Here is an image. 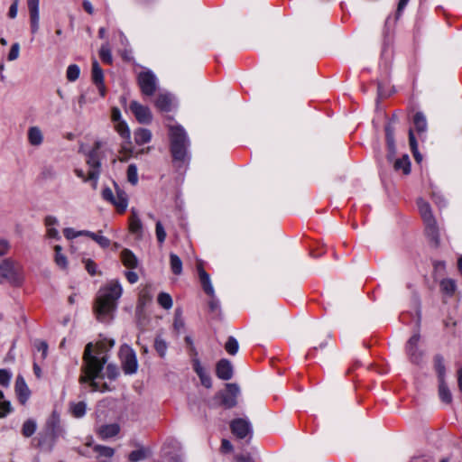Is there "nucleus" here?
I'll return each mask as SVG.
<instances>
[{
	"label": "nucleus",
	"instance_id": "15",
	"mask_svg": "<svg viewBox=\"0 0 462 462\" xmlns=\"http://www.w3.org/2000/svg\"><path fill=\"white\" fill-rule=\"evenodd\" d=\"M234 374V366L226 358L220 359L216 364V375L223 380V381H228L233 377Z\"/></svg>",
	"mask_w": 462,
	"mask_h": 462
},
{
	"label": "nucleus",
	"instance_id": "17",
	"mask_svg": "<svg viewBox=\"0 0 462 462\" xmlns=\"http://www.w3.org/2000/svg\"><path fill=\"white\" fill-rule=\"evenodd\" d=\"M39 5L40 0H27V5L30 14L31 31L32 34L36 33L39 30Z\"/></svg>",
	"mask_w": 462,
	"mask_h": 462
},
{
	"label": "nucleus",
	"instance_id": "10",
	"mask_svg": "<svg viewBox=\"0 0 462 462\" xmlns=\"http://www.w3.org/2000/svg\"><path fill=\"white\" fill-rule=\"evenodd\" d=\"M231 432L240 439H245L247 436L252 438L253 427L249 420L244 418L234 419L230 421Z\"/></svg>",
	"mask_w": 462,
	"mask_h": 462
},
{
	"label": "nucleus",
	"instance_id": "11",
	"mask_svg": "<svg viewBox=\"0 0 462 462\" xmlns=\"http://www.w3.org/2000/svg\"><path fill=\"white\" fill-rule=\"evenodd\" d=\"M239 393V387L236 383H226V391L218 393L221 398L220 404L226 409H231L237 403L236 397Z\"/></svg>",
	"mask_w": 462,
	"mask_h": 462
},
{
	"label": "nucleus",
	"instance_id": "41",
	"mask_svg": "<svg viewBox=\"0 0 462 462\" xmlns=\"http://www.w3.org/2000/svg\"><path fill=\"white\" fill-rule=\"evenodd\" d=\"M441 291L448 296H452L456 291V282L451 279H444L440 282Z\"/></svg>",
	"mask_w": 462,
	"mask_h": 462
},
{
	"label": "nucleus",
	"instance_id": "29",
	"mask_svg": "<svg viewBox=\"0 0 462 462\" xmlns=\"http://www.w3.org/2000/svg\"><path fill=\"white\" fill-rule=\"evenodd\" d=\"M393 169L396 171H402L404 175L411 172V160L408 154H403L401 158L394 160Z\"/></svg>",
	"mask_w": 462,
	"mask_h": 462
},
{
	"label": "nucleus",
	"instance_id": "27",
	"mask_svg": "<svg viewBox=\"0 0 462 462\" xmlns=\"http://www.w3.org/2000/svg\"><path fill=\"white\" fill-rule=\"evenodd\" d=\"M111 204L116 208L119 213H124L128 206L127 194L124 190L116 189V197Z\"/></svg>",
	"mask_w": 462,
	"mask_h": 462
},
{
	"label": "nucleus",
	"instance_id": "46",
	"mask_svg": "<svg viewBox=\"0 0 462 462\" xmlns=\"http://www.w3.org/2000/svg\"><path fill=\"white\" fill-rule=\"evenodd\" d=\"M54 249L56 264L60 266L61 269H66L68 266V261L67 257L63 254H61V246L56 245Z\"/></svg>",
	"mask_w": 462,
	"mask_h": 462
},
{
	"label": "nucleus",
	"instance_id": "2",
	"mask_svg": "<svg viewBox=\"0 0 462 462\" xmlns=\"http://www.w3.org/2000/svg\"><path fill=\"white\" fill-rule=\"evenodd\" d=\"M106 362L107 356H94L93 343H88L83 353V365L80 368L81 374L79 379V383H88L92 392H101V386L96 382V379L105 377L103 370Z\"/></svg>",
	"mask_w": 462,
	"mask_h": 462
},
{
	"label": "nucleus",
	"instance_id": "28",
	"mask_svg": "<svg viewBox=\"0 0 462 462\" xmlns=\"http://www.w3.org/2000/svg\"><path fill=\"white\" fill-rule=\"evenodd\" d=\"M156 107L162 112H170L172 106V97L170 94H160L155 100Z\"/></svg>",
	"mask_w": 462,
	"mask_h": 462
},
{
	"label": "nucleus",
	"instance_id": "30",
	"mask_svg": "<svg viewBox=\"0 0 462 462\" xmlns=\"http://www.w3.org/2000/svg\"><path fill=\"white\" fill-rule=\"evenodd\" d=\"M134 142L138 145L148 143L152 140V132L147 128H137L134 133Z\"/></svg>",
	"mask_w": 462,
	"mask_h": 462
},
{
	"label": "nucleus",
	"instance_id": "58",
	"mask_svg": "<svg viewBox=\"0 0 462 462\" xmlns=\"http://www.w3.org/2000/svg\"><path fill=\"white\" fill-rule=\"evenodd\" d=\"M19 50H20L19 43L18 42L14 43L11 46V49L8 53V57H7L8 60L12 61V60H16L19 56Z\"/></svg>",
	"mask_w": 462,
	"mask_h": 462
},
{
	"label": "nucleus",
	"instance_id": "3",
	"mask_svg": "<svg viewBox=\"0 0 462 462\" xmlns=\"http://www.w3.org/2000/svg\"><path fill=\"white\" fill-rule=\"evenodd\" d=\"M170 152L172 162L180 168L190 161V140L180 125L169 126Z\"/></svg>",
	"mask_w": 462,
	"mask_h": 462
},
{
	"label": "nucleus",
	"instance_id": "63",
	"mask_svg": "<svg viewBox=\"0 0 462 462\" xmlns=\"http://www.w3.org/2000/svg\"><path fill=\"white\" fill-rule=\"evenodd\" d=\"M63 234H64V236L69 240L79 236V231H76L75 229H73L71 227L65 228L63 230Z\"/></svg>",
	"mask_w": 462,
	"mask_h": 462
},
{
	"label": "nucleus",
	"instance_id": "6",
	"mask_svg": "<svg viewBox=\"0 0 462 462\" xmlns=\"http://www.w3.org/2000/svg\"><path fill=\"white\" fill-rule=\"evenodd\" d=\"M137 84L143 96L152 97L157 90L158 79L152 70L147 69L138 74Z\"/></svg>",
	"mask_w": 462,
	"mask_h": 462
},
{
	"label": "nucleus",
	"instance_id": "4",
	"mask_svg": "<svg viewBox=\"0 0 462 462\" xmlns=\"http://www.w3.org/2000/svg\"><path fill=\"white\" fill-rule=\"evenodd\" d=\"M5 281L14 286L21 285L23 282L20 272L11 258H5L0 262V284Z\"/></svg>",
	"mask_w": 462,
	"mask_h": 462
},
{
	"label": "nucleus",
	"instance_id": "16",
	"mask_svg": "<svg viewBox=\"0 0 462 462\" xmlns=\"http://www.w3.org/2000/svg\"><path fill=\"white\" fill-rule=\"evenodd\" d=\"M92 81L97 86L101 97L106 96V87L104 83V72L97 60L92 61Z\"/></svg>",
	"mask_w": 462,
	"mask_h": 462
},
{
	"label": "nucleus",
	"instance_id": "53",
	"mask_svg": "<svg viewBox=\"0 0 462 462\" xmlns=\"http://www.w3.org/2000/svg\"><path fill=\"white\" fill-rule=\"evenodd\" d=\"M152 301V296L149 294V292L143 291L139 295L138 302H137V311L143 309L144 306Z\"/></svg>",
	"mask_w": 462,
	"mask_h": 462
},
{
	"label": "nucleus",
	"instance_id": "18",
	"mask_svg": "<svg viewBox=\"0 0 462 462\" xmlns=\"http://www.w3.org/2000/svg\"><path fill=\"white\" fill-rule=\"evenodd\" d=\"M192 367L194 372L199 376L201 384L209 389L212 387V380L209 374L206 371V369L201 365V363L199 358L192 359Z\"/></svg>",
	"mask_w": 462,
	"mask_h": 462
},
{
	"label": "nucleus",
	"instance_id": "54",
	"mask_svg": "<svg viewBox=\"0 0 462 462\" xmlns=\"http://www.w3.org/2000/svg\"><path fill=\"white\" fill-rule=\"evenodd\" d=\"M118 375H119V371H118L117 366L113 364H108L106 368V376L109 380L113 381V380H116Z\"/></svg>",
	"mask_w": 462,
	"mask_h": 462
},
{
	"label": "nucleus",
	"instance_id": "14",
	"mask_svg": "<svg viewBox=\"0 0 462 462\" xmlns=\"http://www.w3.org/2000/svg\"><path fill=\"white\" fill-rule=\"evenodd\" d=\"M385 142L387 147V160L393 162L396 155V145L394 139L395 127L391 123H387L384 126Z\"/></svg>",
	"mask_w": 462,
	"mask_h": 462
},
{
	"label": "nucleus",
	"instance_id": "8",
	"mask_svg": "<svg viewBox=\"0 0 462 462\" xmlns=\"http://www.w3.org/2000/svg\"><path fill=\"white\" fill-rule=\"evenodd\" d=\"M122 367L125 374H134L138 369V362L134 350L128 345H123L120 348Z\"/></svg>",
	"mask_w": 462,
	"mask_h": 462
},
{
	"label": "nucleus",
	"instance_id": "22",
	"mask_svg": "<svg viewBox=\"0 0 462 462\" xmlns=\"http://www.w3.org/2000/svg\"><path fill=\"white\" fill-rule=\"evenodd\" d=\"M120 259L126 268L133 270L137 268L139 265L138 258L130 249H123L120 253Z\"/></svg>",
	"mask_w": 462,
	"mask_h": 462
},
{
	"label": "nucleus",
	"instance_id": "20",
	"mask_svg": "<svg viewBox=\"0 0 462 462\" xmlns=\"http://www.w3.org/2000/svg\"><path fill=\"white\" fill-rule=\"evenodd\" d=\"M129 229L130 232L135 235L138 238L143 236V223L138 216L137 211L134 208L131 210V216L129 217Z\"/></svg>",
	"mask_w": 462,
	"mask_h": 462
},
{
	"label": "nucleus",
	"instance_id": "36",
	"mask_svg": "<svg viewBox=\"0 0 462 462\" xmlns=\"http://www.w3.org/2000/svg\"><path fill=\"white\" fill-rule=\"evenodd\" d=\"M37 430V423L33 419L26 420L22 427V434L25 438L32 437Z\"/></svg>",
	"mask_w": 462,
	"mask_h": 462
},
{
	"label": "nucleus",
	"instance_id": "7",
	"mask_svg": "<svg viewBox=\"0 0 462 462\" xmlns=\"http://www.w3.org/2000/svg\"><path fill=\"white\" fill-rule=\"evenodd\" d=\"M420 335L414 333L405 344V353L409 361L416 365H421L424 357V351L419 347Z\"/></svg>",
	"mask_w": 462,
	"mask_h": 462
},
{
	"label": "nucleus",
	"instance_id": "37",
	"mask_svg": "<svg viewBox=\"0 0 462 462\" xmlns=\"http://www.w3.org/2000/svg\"><path fill=\"white\" fill-rule=\"evenodd\" d=\"M170 264L171 272L175 275H180L182 273V261L174 253L170 254Z\"/></svg>",
	"mask_w": 462,
	"mask_h": 462
},
{
	"label": "nucleus",
	"instance_id": "12",
	"mask_svg": "<svg viewBox=\"0 0 462 462\" xmlns=\"http://www.w3.org/2000/svg\"><path fill=\"white\" fill-rule=\"evenodd\" d=\"M129 108L140 124H150L152 122V116L148 106L134 100L130 103Z\"/></svg>",
	"mask_w": 462,
	"mask_h": 462
},
{
	"label": "nucleus",
	"instance_id": "32",
	"mask_svg": "<svg viewBox=\"0 0 462 462\" xmlns=\"http://www.w3.org/2000/svg\"><path fill=\"white\" fill-rule=\"evenodd\" d=\"M413 125L419 134L426 132L428 125L426 117L422 112L419 111L415 113L413 116Z\"/></svg>",
	"mask_w": 462,
	"mask_h": 462
},
{
	"label": "nucleus",
	"instance_id": "47",
	"mask_svg": "<svg viewBox=\"0 0 462 462\" xmlns=\"http://www.w3.org/2000/svg\"><path fill=\"white\" fill-rule=\"evenodd\" d=\"M127 180L132 185H136L138 182V172H137V167L135 164L132 163L129 164L127 167Z\"/></svg>",
	"mask_w": 462,
	"mask_h": 462
},
{
	"label": "nucleus",
	"instance_id": "39",
	"mask_svg": "<svg viewBox=\"0 0 462 462\" xmlns=\"http://www.w3.org/2000/svg\"><path fill=\"white\" fill-rule=\"evenodd\" d=\"M99 57L104 63L108 65L113 63L111 50L107 42L101 45L99 50Z\"/></svg>",
	"mask_w": 462,
	"mask_h": 462
},
{
	"label": "nucleus",
	"instance_id": "19",
	"mask_svg": "<svg viewBox=\"0 0 462 462\" xmlns=\"http://www.w3.org/2000/svg\"><path fill=\"white\" fill-rule=\"evenodd\" d=\"M425 226V234L430 241L433 244L435 247H438L440 243L439 237V230L437 225V221H431L424 224Z\"/></svg>",
	"mask_w": 462,
	"mask_h": 462
},
{
	"label": "nucleus",
	"instance_id": "5",
	"mask_svg": "<svg viewBox=\"0 0 462 462\" xmlns=\"http://www.w3.org/2000/svg\"><path fill=\"white\" fill-rule=\"evenodd\" d=\"M45 429L47 434L50 435L51 438V443L48 448V451H51L57 439L59 438H63L65 435V430L60 423V415L56 410H54L48 418L45 424Z\"/></svg>",
	"mask_w": 462,
	"mask_h": 462
},
{
	"label": "nucleus",
	"instance_id": "61",
	"mask_svg": "<svg viewBox=\"0 0 462 462\" xmlns=\"http://www.w3.org/2000/svg\"><path fill=\"white\" fill-rule=\"evenodd\" d=\"M111 120L114 124L122 121L121 111L118 107L114 106L111 109Z\"/></svg>",
	"mask_w": 462,
	"mask_h": 462
},
{
	"label": "nucleus",
	"instance_id": "55",
	"mask_svg": "<svg viewBox=\"0 0 462 462\" xmlns=\"http://www.w3.org/2000/svg\"><path fill=\"white\" fill-rule=\"evenodd\" d=\"M12 411L13 408L9 401L4 400L0 402V418L6 417Z\"/></svg>",
	"mask_w": 462,
	"mask_h": 462
},
{
	"label": "nucleus",
	"instance_id": "31",
	"mask_svg": "<svg viewBox=\"0 0 462 462\" xmlns=\"http://www.w3.org/2000/svg\"><path fill=\"white\" fill-rule=\"evenodd\" d=\"M28 141L32 146H40L43 142V135L38 126H31L28 129Z\"/></svg>",
	"mask_w": 462,
	"mask_h": 462
},
{
	"label": "nucleus",
	"instance_id": "64",
	"mask_svg": "<svg viewBox=\"0 0 462 462\" xmlns=\"http://www.w3.org/2000/svg\"><path fill=\"white\" fill-rule=\"evenodd\" d=\"M220 449L223 453H229L233 451V445L228 439H223L221 441Z\"/></svg>",
	"mask_w": 462,
	"mask_h": 462
},
{
	"label": "nucleus",
	"instance_id": "38",
	"mask_svg": "<svg viewBox=\"0 0 462 462\" xmlns=\"http://www.w3.org/2000/svg\"><path fill=\"white\" fill-rule=\"evenodd\" d=\"M409 143H410V147H411V152L415 158V160L420 162L421 160H422V156L421 154L419 152V150H418V143H417V140L415 138V135L413 134V131L412 129H410L409 130Z\"/></svg>",
	"mask_w": 462,
	"mask_h": 462
},
{
	"label": "nucleus",
	"instance_id": "42",
	"mask_svg": "<svg viewBox=\"0 0 462 462\" xmlns=\"http://www.w3.org/2000/svg\"><path fill=\"white\" fill-rule=\"evenodd\" d=\"M225 349L229 355L235 356L239 349L237 339L233 336H229L225 344Z\"/></svg>",
	"mask_w": 462,
	"mask_h": 462
},
{
	"label": "nucleus",
	"instance_id": "33",
	"mask_svg": "<svg viewBox=\"0 0 462 462\" xmlns=\"http://www.w3.org/2000/svg\"><path fill=\"white\" fill-rule=\"evenodd\" d=\"M115 130L119 135L126 141L128 144H131V133L128 125L125 120L115 124Z\"/></svg>",
	"mask_w": 462,
	"mask_h": 462
},
{
	"label": "nucleus",
	"instance_id": "26",
	"mask_svg": "<svg viewBox=\"0 0 462 462\" xmlns=\"http://www.w3.org/2000/svg\"><path fill=\"white\" fill-rule=\"evenodd\" d=\"M434 370L437 374L438 381L446 380V366L443 356L437 354L433 357Z\"/></svg>",
	"mask_w": 462,
	"mask_h": 462
},
{
	"label": "nucleus",
	"instance_id": "48",
	"mask_svg": "<svg viewBox=\"0 0 462 462\" xmlns=\"http://www.w3.org/2000/svg\"><path fill=\"white\" fill-rule=\"evenodd\" d=\"M146 458V453L143 448L130 452L128 459L130 462H138Z\"/></svg>",
	"mask_w": 462,
	"mask_h": 462
},
{
	"label": "nucleus",
	"instance_id": "51",
	"mask_svg": "<svg viewBox=\"0 0 462 462\" xmlns=\"http://www.w3.org/2000/svg\"><path fill=\"white\" fill-rule=\"evenodd\" d=\"M209 297L211 298L210 300L208 301L209 311L216 315H219L221 312L219 300L216 298L215 293L213 294V296Z\"/></svg>",
	"mask_w": 462,
	"mask_h": 462
},
{
	"label": "nucleus",
	"instance_id": "57",
	"mask_svg": "<svg viewBox=\"0 0 462 462\" xmlns=\"http://www.w3.org/2000/svg\"><path fill=\"white\" fill-rule=\"evenodd\" d=\"M184 320L183 319L181 318V314L180 312H179L178 310H176L175 312V316H174V321H173V327H174V329L178 332L180 331V329H182L184 328Z\"/></svg>",
	"mask_w": 462,
	"mask_h": 462
},
{
	"label": "nucleus",
	"instance_id": "49",
	"mask_svg": "<svg viewBox=\"0 0 462 462\" xmlns=\"http://www.w3.org/2000/svg\"><path fill=\"white\" fill-rule=\"evenodd\" d=\"M94 451L97 452L101 457H111L115 454L114 448L103 445H96Z\"/></svg>",
	"mask_w": 462,
	"mask_h": 462
},
{
	"label": "nucleus",
	"instance_id": "25",
	"mask_svg": "<svg viewBox=\"0 0 462 462\" xmlns=\"http://www.w3.org/2000/svg\"><path fill=\"white\" fill-rule=\"evenodd\" d=\"M114 339L104 338L103 340L97 342L96 346L93 345V355L97 356L106 355L108 356L107 352L114 346Z\"/></svg>",
	"mask_w": 462,
	"mask_h": 462
},
{
	"label": "nucleus",
	"instance_id": "24",
	"mask_svg": "<svg viewBox=\"0 0 462 462\" xmlns=\"http://www.w3.org/2000/svg\"><path fill=\"white\" fill-rule=\"evenodd\" d=\"M120 431V427L117 423L105 424L102 425L97 434L102 439H107L116 436Z\"/></svg>",
	"mask_w": 462,
	"mask_h": 462
},
{
	"label": "nucleus",
	"instance_id": "35",
	"mask_svg": "<svg viewBox=\"0 0 462 462\" xmlns=\"http://www.w3.org/2000/svg\"><path fill=\"white\" fill-rule=\"evenodd\" d=\"M69 411L73 417L78 419L82 418L86 414L87 404L85 402H70Z\"/></svg>",
	"mask_w": 462,
	"mask_h": 462
},
{
	"label": "nucleus",
	"instance_id": "60",
	"mask_svg": "<svg viewBox=\"0 0 462 462\" xmlns=\"http://www.w3.org/2000/svg\"><path fill=\"white\" fill-rule=\"evenodd\" d=\"M410 0H400L399 3H398V5H397V10H396V13H395V21L396 22L401 16H402V14L403 12V10L405 9V7L407 6L408 3H409Z\"/></svg>",
	"mask_w": 462,
	"mask_h": 462
},
{
	"label": "nucleus",
	"instance_id": "50",
	"mask_svg": "<svg viewBox=\"0 0 462 462\" xmlns=\"http://www.w3.org/2000/svg\"><path fill=\"white\" fill-rule=\"evenodd\" d=\"M12 378V373L8 369H0V385L8 387Z\"/></svg>",
	"mask_w": 462,
	"mask_h": 462
},
{
	"label": "nucleus",
	"instance_id": "56",
	"mask_svg": "<svg viewBox=\"0 0 462 462\" xmlns=\"http://www.w3.org/2000/svg\"><path fill=\"white\" fill-rule=\"evenodd\" d=\"M92 240L97 243L102 248H107L110 246V240L100 234L95 233V236H93Z\"/></svg>",
	"mask_w": 462,
	"mask_h": 462
},
{
	"label": "nucleus",
	"instance_id": "59",
	"mask_svg": "<svg viewBox=\"0 0 462 462\" xmlns=\"http://www.w3.org/2000/svg\"><path fill=\"white\" fill-rule=\"evenodd\" d=\"M102 199L109 203L114 202L115 196L112 189L109 187H105L101 192Z\"/></svg>",
	"mask_w": 462,
	"mask_h": 462
},
{
	"label": "nucleus",
	"instance_id": "13",
	"mask_svg": "<svg viewBox=\"0 0 462 462\" xmlns=\"http://www.w3.org/2000/svg\"><path fill=\"white\" fill-rule=\"evenodd\" d=\"M14 392L19 402L24 405L31 396V391L22 374L16 376Z\"/></svg>",
	"mask_w": 462,
	"mask_h": 462
},
{
	"label": "nucleus",
	"instance_id": "52",
	"mask_svg": "<svg viewBox=\"0 0 462 462\" xmlns=\"http://www.w3.org/2000/svg\"><path fill=\"white\" fill-rule=\"evenodd\" d=\"M155 233L159 244L162 245L166 239V232L161 221L156 222Z\"/></svg>",
	"mask_w": 462,
	"mask_h": 462
},
{
	"label": "nucleus",
	"instance_id": "23",
	"mask_svg": "<svg viewBox=\"0 0 462 462\" xmlns=\"http://www.w3.org/2000/svg\"><path fill=\"white\" fill-rule=\"evenodd\" d=\"M420 214L423 220V223H428L436 220L431 210L430 205L422 199L417 200Z\"/></svg>",
	"mask_w": 462,
	"mask_h": 462
},
{
	"label": "nucleus",
	"instance_id": "9",
	"mask_svg": "<svg viewBox=\"0 0 462 462\" xmlns=\"http://www.w3.org/2000/svg\"><path fill=\"white\" fill-rule=\"evenodd\" d=\"M86 155V163L89 167L88 180L93 181V188L96 189L97 180L102 171L101 167L104 154L95 153V152H88Z\"/></svg>",
	"mask_w": 462,
	"mask_h": 462
},
{
	"label": "nucleus",
	"instance_id": "34",
	"mask_svg": "<svg viewBox=\"0 0 462 462\" xmlns=\"http://www.w3.org/2000/svg\"><path fill=\"white\" fill-rule=\"evenodd\" d=\"M439 382V396L441 402L445 403H450L452 402V394L451 392L446 383V380L438 381Z\"/></svg>",
	"mask_w": 462,
	"mask_h": 462
},
{
	"label": "nucleus",
	"instance_id": "44",
	"mask_svg": "<svg viewBox=\"0 0 462 462\" xmlns=\"http://www.w3.org/2000/svg\"><path fill=\"white\" fill-rule=\"evenodd\" d=\"M158 304L165 310L172 307V298L167 292H160L157 298Z\"/></svg>",
	"mask_w": 462,
	"mask_h": 462
},
{
	"label": "nucleus",
	"instance_id": "62",
	"mask_svg": "<svg viewBox=\"0 0 462 462\" xmlns=\"http://www.w3.org/2000/svg\"><path fill=\"white\" fill-rule=\"evenodd\" d=\"M19 0H14L9 7L8 16L11 19H14L17 16Z\"/></svg>",
	"mask_w": 462,
	"mask_h": 462
},
{
	"label": "nucleus",
	"instance_id": "21",
	"mask_svg": "<svg viewBox=\"0 0 462 462\" xmlns=\"http://www.w3.org/2000/svg\"><path fill=\"white\" fill-rule=\"evenodd\" d=\"M197 269L203 291L208 296H213L215 291L212 286L209 274L204 270L201 264H199Z\"/></svg>",
	"mask_w": 462,
	"mask_h": 462
},
{
	"label": "nucleus",
	"instance_id": "43",
	"mask_svg": "<svg viewBox=\"0 0 462 462\" xmlns=\"http://www.w3.org/2000/svg\"><path fill=\"white\" fill-rule=\"evenodd\" d=\"M168 345L166 341L161 337L160 336H157L154 339V349L158 353V355L161 357H164L167 352Z\"/></svg>",
	"mask_w": 462,
	"mask_h": 462
},
{
	"label": "nucleus",
	"instance_id": "45",
	"mask_svg": "<svg viewBox=\"0 0 462 462\" xmlns=\"http://www.w3.org/2000/svg\"><path fill=\"white\" fill-rule=\"evenodd\" d=\"M80 75V69L77 64H71L67 68L66 77L70 82L76 81Z\"/></svg>",
	"mask_w": 462,
	"mask_h": 462
},
{
	"label": "nucleus",
	"instance_id": "1",
	"mask_svg": "<svg viewBox=\"0 0 462 462\" xmlns=\"http://www.w3.org/2000/svg\"><path fill=\"white\" fill-rule=\"evenodd\" d=\"M123 288L119 281H111L100 288L96 298L94 311L100 322H109L114 319L117 300L122 296Z\"/></svg>",
	"mask_w": 462,
	"mask_h": 462
},
{
	"label": "nucleus",
	"instance_id": "40",
	"mask_svg": "<svg viewBox=\"0 0 462 462\" xmlns=\"http://www.w3.org/2000/svg\"><path fill=\"white\" fill-rule=\"evenodd\" d=\"M40 176L44 180H52L57 177V171L53 165H45L42 167Z\"/></svg>",
	"mask_w": 462,
	"mask_h": 462
}]
</instances>
